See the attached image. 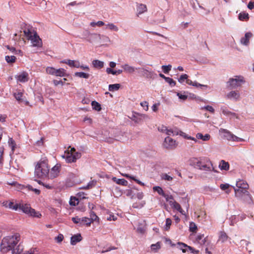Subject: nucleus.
I'll return each mask as SVG.
<instances>
[{
  "instance_id": "f257e3e1",
  "label": "nucleus",
  "mask_w": 254,
  "mask_h": 254,
  "mask_svg": "<svg viewBox=\"0 0 254 254\" xmlns=\"http://www.w3.org/2000/svg\"><path fill=\"white\" fill-rule=\"evenodd\" d=\"M48 161L46 158L40 160L35 167V176L38 178H47L49 173Z\"/></svg>"
},
{
  "instance_id": "f03ea898",
  "label": "nucleus",
  "mask_w": 254,
  "mask_h": 254,
  "mask_svg": "<svg viewBox=\"0 0 254 254\" xmlns=\"http://www.w3.org/2000/svg\"><path fill=\"white\" fill-rule=\"evenodd\" d=\"M23 32L24 36L28 40L31 41L33 47H41L42 46L41 39L32 28H25Z\"/></svg>"
},
{
  "instance_id": "7ed1b4c3",
  "label": "nucleus",
  "mask_w": 254,
  "mask_h": 254,
  "mask_svg": "<svg viewBox=\"0 0 254 254\" xmlns=\"http://www.w3.org/2000/svg\"><path fill=\"white\" fill-rule=\"evenodd\" d=\"M18 209L29 216L40 218L42 216L39 212L36 211L34 209L31 208L30 204L24 203L22 201L19 203Z\"/></svg>"
},
{
  "instance_id": "20e7f679",
  "label": "nucleus",
  "mask_w": 254,
  "mask_h": 254,
  "mask_svg": "<svg viewBox=\"0 0 254 254\" xmlns=\"http://www.w3.org/2000/svg\"><path fill=\"white\" fill-rule=\"evenodd\" d=\"M81 157V153L76 152L74 148H68L65 151L63 157L65 158L66 161L68 163L74 162L77 159Z\"/></svg>"
},
{
  "instance_id": "39448f33",
  "label": "nucleus",
  "mask_w": 254,
  "mask_h": 254,
  "mask_svg": "<svg viewBox=\"0 0 254 254\" xmlns=\"http://www.w3.org/2000/svg\"><path fill=\"white\" fill-rule=\"evenodd\" d=\"M246 81L242 76H235L234 78H230L227 82V87L230 89H236L241 86Z\"/></svg>"
},
{
  "instance_id": "423d86ee",
  "label": "nucleus",
  "mask_w": 254,
  "mask_h": 254,
  "mask_svg": "<svg viewBox=\"0 0 254 254\" xmlns=\"http://www.w3.org/2000/svg\"><path fill=\"white\" fill-rule=\"evenodd\" d=\"M219 132L223 137L228 141H235V142H241L245 141V139L240 137H239L228 130L224 128H220Z\"/></svg>"
},
{
  "instance_id": "0eeeda50",
  "label": "nucleus",
  "mask_w": 254,
  "mask_h": 254,
  "mask_svg": "<svg viewBox=\"0 0 254 254\" xmlns=\"http://www.w3.org/2000/svg\"><path fill=\"white\" fill-rule=\"evenodd\" d=\"M205 157H192L189 160V164L194 168L199 169Z\"/></svg>"
},
{
  "instance_id": "6e6552de",
  "label": "nucleus",
  "mask_w": 254,
  "mask_h": 254,
  "mask_svg": "<svg viewBox=\"0 0 254 254\" xmlns=\"http://www.w3.org/2000/svg\"><path fill=\"white\" fill-rule=\"evenodd\" d=\"M199 170L205 172L214 171L212 162L206 157L205 158L203 163L201 165Z\"/></svg>"
},
{
  "instance_id": "1a4fd4ad",
  "label": "nucleus",
  "mask_w": 254,
  "mask_h": 254,
  "mask_svg": "<svg viewBox=\"0 0 254 254\" xmlns=\"http://www.w3.org/2000/svg\"><path fill=\"white\" fill-rule=\"evenodd\" d=\"M236 186L238 189H244L245 190L244 192H246L248 197L249 198V203H251L252 201V196L247 190L249 189V185L247 183L243 180H240L236 183Z\"/></svg>"
},
{
  "instance_id": "9d476101",
  "label": "nucleus",
  "mask_w": 254,
  "mask_h": 254,
  "mask_svg": "<svg viewBox=\"0 0 254 254\" xmlns=\"http://www.w3.org/2000/svg\"><path fill=\"white\" fill-rule=\"evenodd\" d=\"M61 167V164H57L51 169V171L49 170V173L47 178L53 179L57 177L60 173Z\"/></svg>"
},
{
  "instance_id": "9b49d317",
  "label": "nucleus",
  "mask_w": 254,
  "mask_h": 254,
  "mask_svg": "<svg viewBox=\"0 0 254 254\" xmlns=\"http://www.w3.org/2000/svg\"><path fill=\"white\" fill-rule=\"evenodd\" d=\"M13 96L18 101V103H23L25 105H29V102L23 97V92L21 91L20 90H16V91L13 93Z\"/></svg>"
},
{
  "instance_id": "f8f14e48",
  "label": "nucleus",
  "mask_w": 254,
  "mask_h": 254,
  "mask_svg": "<svg viewBox=\"0 0 254 254\" xmlns=\"http://www.w3.org/2000/svg\"><path fill=\"white\" fill-rule=\"evenodd\" d=\"M226 96L227 98L235 101H238L240 99V94L238 90H232L228 93Z\"/></svg>"
},
{
  "instance_id": "ddd939ff",
  "label": "nucleus",
  "mask_w": 254,
  "mask_h": 254,
  "mask_svg": "<svg viewBox=\"0 0 254 254\" xmlns=\"http://www.w3.org/2000/svg\"><path fill=\"white\" fill-rule=\"evenodd\" d=\"M164 146L166 148H173L176 146V141L169 136L165 138Z\"/></svg>"
},
{
  "instance_id": "4468645a",
  "label": "nucleus",
  "mask_w": 254,
  "mask_h": 254,
  "mask_svg": "<svg viewBox=\"0 0 254 254\" xmlns=\"http://www.w3.org/2000/svg\"><path fill=\"white\" fill-rule=\"evenodd\" d=\"M61 62L62 63L65 64L71 67L79 68V66H80V64L78 61L64 60Z\"/></svg>"
},
{
  "instance_id": "2eb2a0df",
  "label": "nucleus",
  "mask_w": 254,
  "mask_h": 254,
  "mask_svg": "<svg viewBox=\"0 0 254 254\" xmlns=\"http://www.w3.org/2000/svg\"><path fill=\"white\" fill-rule=\"evenodd\" d=\"M17 81L20 82H26L29 79L28 73L26 72H22L15 76Z\"/></svg>"
},
{
  "instance_id": "dca6fc26",
  "label": "nucleus",
  "mask_w": 254,
  "mask_h": 254,
  "mask_svg": "<svg viewBox=\"0 0 254 254\" xmlns=\"http://www.w3.org/2000/svg\"><path fill=\"white\" fill-rule=\"evenodd\" d=\"M170 205L171 206L172 209L178 211L182 215L185 214V211L182 208L181 205L177 201H175L174 202H170Z\"/></svg>"
},
{
  "instance_id": "f3484780",
  "label": "nucleus",
  "mask_w": 254,
  "mask_h": 254,
  "mask_svg": "<svg viewBox=\"0 0 254 254\" xmlns=\"http://www.w3.org/2000/svg\"><path fill=\"white\" fill-rule=\"evenodd\" d=\"M82 239L80 234L78 233L72 236L70 238V244L72 246L75 245L77 243L80 242Z\"/></svg>"
},
{
  "instance_id": "a211bd4d",
  "label": "nucleus",
  "mask_w": 254,
  "mask_h": 254,
  "mask_svg": "<svg viewBox=\"0 0 254 254\" xmlns=\"http://www.w3.org/2000/svg\"><path fill=\"white\" fill-rule=\"evenodd\" d=\"M177 245L178 246L177 247L181 250L183 253L186 252L188 250L191 251L192 253H193V249L192 247L188 246L183 243L178 242Z\"/></svg>"
},
{
  "instance_id": "6ab92c4d",
  "label": "nucleus",
  "mask_w": 254,
  "mask_h": 254,
  "mask_svg": "<svg viewBox=\"0 0 254 254\" xmlns=\"http://www.w3.org/2000/svg\"><path fill=\"white\" fill-rule=\"evenodd\" d=\"M121 67L123 68L125 72L129 74L133 73L135 70L137 69L135 67L130 66L128 64H122Z\"/></svg>"
},
{
  "instance_id": "aec40b11",
  "label": "nucleus",
  "mask_w": 254,
  "mask_h": 254,
  "mask_svg": "<svg viewBox=\"0 0 254 254\" xmlns=\"http://www.w3.org/2000/svg\"><path fill=\"white\" fill-rule=\"evenodd\" d=\"M253 34L250 32H247L245 36L244 37H242L241 39V43L242 44L244 45L247 46L249 44V40L252 37Z\"/></svg>"
},
{
  "instance_id": "412c9836",
  "label": "nucleus",
  "mask_w": 254,
  "mask_h": 254,
  "mask_svg": "<svg viewBox=\"0 0 254 254\" xmlns=\"http://www.w3.org/2000/svg\"><path fill=\"white\" fill-rule=\"evenodd\" d=\"M232 188L234 189V190H235V196L237 197H241L243 196V195H244L245 196H247L249 198V199L248 200V202H249V201L250 200L249 198L248 197V195H247L246 192H244L245 190L244 189H238V188L236 189L234 187H232Z\"/></svg>"
},
{
  "instance_id": "4be33fe9",
  "label": "nucleus",
  "mask_w": 254,
  "mask_h": 254,
  "mask_svg": "<svg viewBox=\"0 0 254 254\" xmlns=\"http://www.w3.org/2000/svg\"><path fill=\"white\" fill-rule=\"evenodd\" d=\"M112 180L113 182L123 186H127L128 182L124 179H118L116 177H113Z\"/></svg>"
},
{
  "instance_id": "5701e85b",
  "label": "nucleus",
  "mask_w": 254,
  "mask_h": 254,
  "mask_svg": "<svg viewBox=\"0 0 254 254\" xmlns=\"http://www.w3.org/2000/svg\"><path fill=\"white\" fill-rule=\"evenodd\" d=\"M3 205L14 210H17L19 208V203L14 204L13 202L11 201H7L6 202L5 204H3Z\"/></svg>"
},
{
  "instance_id": "b1692460",
  "label": "nucleus",
  "mask_w": 254,
  "mask_h": 254,
  "mask_svg": "<svg viewBox=\"0 0 254 254\" xmlns=\"http://www.w3.org/2000/svg\"><path fill=\"white\" fill-rule=\"evenodd\" d=\"M210 135L209 134L203 135L201 133H197L196 134V138L197 139H201L203 141H208L210 139Z\"/></svg>"
},
{
  "instance_id": "393cba45",
  "label": "nucleus",
  "mask_w": 254,
  "mask_h": 254,
  "mask_svg": "<svg viewBox=\"0 0 254 254\" xmlns=\"http://www.w3.org/2000/svg\"><path fill=\"white\" fill-rule=\"evenodd\" d=\"M91 223H92V220L90 219L88 217H82L81 218V225L80 226H86L87 227L90 226Z\"/></svg>"
},
{
  "instance_id": "a878e982",
  "label": "nucleus",
  "mask_w": 254,
  "mask_h": 254,
  "mask_svg": "<svg viewBox=\"0 0 254 254\" xmlns=\"http://www.w3.org/2000/svg\"><path fill=\"white\" fill-rule=\"evenodd\" d=\"M244 219L243 217L240 216L233 215L230 218V225H234L240 219L242 220Z\"/></svg>"
},
{
  "instance_id": "bb28decb",
  "label": "nucleus",
  "mask_w": 254,
  "mask_h": 254,
  "mask_svg": "<svg viewBox=\"0 0 254 254\" xmlns=\"http://www.w3.org/2000/svg\"><path fill=\"white\" fill-rule=\"evenodd\" d=\"M219 167L221 170L227 171L229 169V164L228 162L222 160L219 163Z\"/></svg>"
},
{
  "instance_id": "cd10ccee",
  "label": "nucleus",
  "mask_w": 254,
  "mask_h": 254,
  "mask_svg": "<svg viewBox=\"0 0 254 254\" xmlns=\"http://www.w3.org/2000/svg\"><path fill=\"white\" fill-rule=\"evenodd\" d=\"M55 76L60 77H64L67 76L66 70L63 68L56 69Z\"/></svg>"
},
{
  "instance_id": "c85d7f7f",
  "label": "nucleus",
  "mask_w": 254,
  "mask_h": 254,
  "mask_svg": "<svg viewBox=\"0 0 254 254\" xmlns=\"http://www.w3.org/2000/svg\"><path fill=\"white\" fill-rule=\"evenodd\" d=\"M122 176H123L124 177H125L126 178H127V179H130L133 180L136 183H137L138 184H139L141 186H144V184L143 183L141 182L139 180L136 179L134 176H131L127 174H122Z\"/></svg>"
},
{
  "instance_id": "c756f323",
  "label": "nucleus",
  "mask_w": 254,
  "mask_h": 254,
  "mask_svg": "<svg viewBox=\"0 0 254 254\" xmlns=\"http://www.w3.org/2000/svg\"><path fill=\"white\" fill-rule=\"evenodd\" d=\"M92 64L95 68H101L104 66V63L103 62L95 60L92 61Z\"/></svg>"
},
{
  "instance_id": "7c9ffc66",
  "label": "nucleus",
  "mask_w": 254,
  "mask_h": 254,
  "mask_svg": "<svg viewBox=\"0 0 254 254\" xmlns=\"http://www.w3.org/2000/svg\"><path fill=\"white\" fill-rule=\"evenodd\" d=\"M74 75L76 77L85 79L89 78L90 76L89 73H85L84 72H76Z\"/></svg>"
},
{
  "instance_id": "2f4dec72",
  "label": "nucleus",
  "mask_w": 254,
  "mask_h": 254,
  "mask_svg": "<svg viewBox=\"0 0 254 254\" xmlns=\"http://www.w3.org/2000/svg\"><path fill=\"white\" fill-rule=\"evenodd\" d=\"M231 187V186L228 184H221L220 185V188L228 194L231 192V190L230 189Z\"/></svg>"
},
{
  "instance_id": "473e14b6",
  "label": "nucleus",
  "mask_w": 254,
  "mask_h": 254,
  "mask_svg": "<svg viewBox=\"0 0 254 254\" xmlns=\"http://www.w3.org/2000/svg\"><path fill=\"white\" fill-rule=\"evenodd\" d=\"M8 143L9 146L11 149L12 153H13L16 146L15 141L12 139V138H9L8 139Z\"/></svg>"
},
{
  "instance_id": "72a5a7b5",
  "label": "nucleus",
  "mask_w": 254,
  "mask_h": 254,
  "mask_svg": "<svg viewBox=\"0 0 254 254\" xmlns=\"http://www.w3.org/2000/svg\"><path fill=\"white\" fill-rule=\"evenodd\" d=\"M137 11L138 14H141L146 11L147 7L146 5L143 4H140L137 8Z\"/></svg>"
},
{
  "instance_id": "f704fd0d",
  "label": "nucleus",
  "mask_w": 254,
  "mask_h": 254,
  "mask_svg": "<svg viewBox=\"0 0 254 254\" xmlns=\"http://www.w3.org/2000/svg\"><path fill=\"white\" fill-rule=\"evenodd\" d=\"M228 237L224 232H220L219 237L218 241L224 243L228 240Z\"/></svg>"
},
{
  "instance_id": "c9c22d12",
  "label": "nucleus",
  "mask_w": 254,
  "mask_h": 254,
  "mask_svg": "<svg viewBox=\"0 0 254 254\" xmlns=\"http://www.w3.org/2000/svg\"><path fill=\"white\" fill-rule=\"evenodd\" d=\"M143 70L144 74L147 78H153L154 75H155V73L152 70H149L147 69H143Z\"/></svg>"
},
{
  "instance_id": "e433bc0d",
  "label": "nucleus",
  "mask_w": 254,
  "mask_h": 254,
  "mask_svg": "<svg viewBox=\"0 0 254 254\" xmlns=\"http://www.w3.org/2000/svg\"><path fill=\"white\" fill-rule=\"evenodd\" d=\"M106 29H108L111 31H114L115 32H117L119 30L118 27L115 25L114 24L110 23L106 25Z\"/></svg>"
},
{
  "instance_id": "4c0bfd02",
  "label": "nucleus",
  "mask_w": 254,
  "mask_h": 254,
  "mask_svg": "<svg viewBox=\"0 0 254 254\" xmlns=\"http://www.w3.org/2000/svg\"><path fill=\"white\" fill-rule=\"evenodd\" d=\"M249 18V14L247 12H241L239 14V19L241 21H247Z\"/></svg>"
},
{
  "instance_id": "58836bf2",
  "label": "nucleus",
  "mask_w": 254,
  "mask_h": 254,
  "mask_svg": "<svg viewBox=\"0 0 254 254\" xmlns=\"http://www.w3.org/2000/svg\"><path fill=\"white\" fill-rule=\"evenodd\" d=\"M96 182H97L96 181L92 180V181L89 182L87 185L83 187L82 189H85V190L90 189L95 186V185L96 184Z\"/></svg>"
},
{
  "instance_id": "ea45409f",
  "label": "nucleus",
  "mask_w": 254,
  "mask_h": 254,
  "mask_svg": "<svg viewBox=\"0 0 254 254\" xmlns=\"http://www.w3.org/2000/svg\"><path fill=\"white\" fill-rule=\"evenodd\" d=\"M221 111L224 115H226V116H230V115H235V113H232L231 112H230L228 110V109L225 106L222 107L221 108Z\"/></svg>"
},
{
  "instance_id": "a19ab883",
  "label": "nucleus",
  "mask_w": 254,
  "mask_h": 254,
  "mask_svg": "<svg viewBox=\"0 0 254 254\" xmlns=\"http://www.w3.org/2000/svg\"><path fill=\"white\" fill-rule=\"evenodd\" d=\"M172 220L169 218H166L165 221V225L164 226V230L165 231H169L170 229V227L172 225Z\"/></svg>"
},
{
  "instance_id": "79ce46f5",
  "label": "nucleus",
  "mask_w": 254,
  "mask_h": 254,
  "mask_svg": "<svg viewBox=\"0 0 254 254\" xmlns=\"http://www.w3.org/2000/svg\"><path fill=\"white\" fill-rule=\"evenodd\" d=\"M161 248V243L158 242L155 244L151 245V249L154 252H157Z\"/></svg>"
},
{
  "instance_id": "37998d69",
  "label": "nucleus",
  "mask_w": 254,
  "mask_h": 254,
  "mask_svg": "<svg viewBox=\"0 0 254 254\" xmlns=\"http://www.w3.org/2000/svg\"><path fill=\"white\" fill-rule=\"evenodd\" d=\"M16 57L14 56H6L5 57V61L8 64H12L15 63V62L16 61Z\"/></svg>"
},
{
  "instance_id": "c03bdc74",
  "label": "nucleus",
  "mask_w": 254,
  "mask_h": 254,
  "mask_svg": "<svg viewBox=\"0 0 254 254\" xmlns=\"http://www.w3.org/2000/svg\"><path fill=\"white\" fill-rule=\"evenodd\" d=\"M120 87V84H110L109 85V90L111 92L118 90Z\"/></svg>"
},
{
  "instance_id": "a18cd8bd",
  "label": "nucleus",
  "mask_w": 254,
  "mask_h": 254,
  "mask_svg": "<svg viewBox=\"0 0 254 254\" xmlns=\"http://www.w3.org/2000/svg\"><path fill=\"white\" fill-rule=\"evenodd\" d=\"M91 105L93 109H94L95 110L99 111L101 110L100 104L99 103L97 102L96 101H92L91 103Z\"/></svg>"
},
{
  "instance_id": "49530a36",
  "label": "nucleus",
  "mask_w": 254,
  "mask_h": 254,
  "mask_svg": "<svg viewBox=\"0 0 254 254\" xmlns=\"http://www.w3.org/2000/svg\"><path fill=\"white\" fill-rule=\"evenodd\" d=\"M56 69L53 67L48 66L46 68V73L52 75H55Z\"/></svg>"
},
{
  "instance_id": "de8ad7c7",
  "label": "nucleus",
  "mask_w": 254,
  "mask_h": 254,
  "mask_svg": "<svg viewBox=\"0 0 254 254\" xmlns=\"http://www.w3.org/2000/svg\"><path fill=\"white\" fill-rule=\"evenodd\" d=\"M104 25H105V23H104V22H103L102 21H98L97 22H91L90 23V25L91 27H95L96 26L101 27V26H103Z\"/></svg>"
},
{
  "instance_id": "09e8293b",
  "label": "nucleus",
  "mask_w": 254,
  "mask_h": 254,
  "mask_svg": "<svg viewBox=\"0 0 254 254\" xmlns=\"http://www.w3.org/2000/svg\"><path fill=\"white\" fill-rule=\"evenodd\" d=\"M153 190L154 191H156L159 195H163L164 194V191L159 186H155L153 188Z\"/></svg>"
},
{
  "instance_id": "8fccbe9b",
  "label": "nucleus",
  "mask_w": 254,
  "mask_h": 254,
  "mask_svg": "<svg viewBox=\"0 0 254 254\" xmlns=\"http://www.w3.org/2000/svg\"><path fill=\"white\" fill-rule=\"evenodd\" d=\"M203 234H198L196 238V240L201 245H203L205 243V240L203 239Z\"/></svg>"
},
{
  "instance_id": "3c124183",
  "label": "nucleus",
  "mask_w": 254,
  "mask_h": 254,
  "mask_svg": "<svg viewBox=\"0 0 254 254\" xmlns=\"http://www.w3.org/2000/svg\"><path fill=\"white\" fill-rule=\"evenodd\" d=\"M79 201L75 197L71 196L70 199L69 204L70 205L75 206L78 204Z\"/></svg>"
},
{
  "instance_id": "603ef678",
  "label": "nucleus",
  "mask_w": 254,
  "mask_h": 254,
  "mask_svg": "<svg viewBox=\"0 0 254 254\" xmlns=\"http://www.w3.org/2000/svg\"><path fill=\"white\" fill-rule=\"evenodd\" d=\"M201 110H205L211 113H214L215 110L211 106L207 105L201 108Z\"/></svg>"
},
{
  "instance_id": "864d4df0",
  "label": "nucleus",
  "mask_w": 254,
  "mask_h": 254,
  "mask_svg": "<svg viewBox=\"0 0 254 254\" xmlns=\"http://www.w3.org/2000/svg\"><path fill=\"white\" fill-rule=\"evenodd\" d=\"M90 218H89V219L92 220V222H93V221H95L97 220H99L98 217L96 215L95 212L93 211H91L90 212Z\"/></svg>"
},
{
  "instance_id": "5fc2aeb1",
  "label": "nucleus",
  "mask_w": 254,
  "mask_h": 254,
  "mask_svg": "<svg viewBox=\"0 0 254 254\" xmlns=\"http://www.w3.org/2000/svg\"><path fill=\"white\" fill-rule=\"evenodd\" d=\"M188 78V75L186 74H184L181 75L180 78L178 79V81L181 83H183L186 80L187 81V79Z\"/></svg>"
},
{
  "instance_id": "6e6d98bb",
  "label": "nucleus",
  "mask_w": 254,
  "mask_h": 254,
  "mask_svg": "<svg viewBox=\"0 0 254 254\" xmlns=\"http://www.w3.org/2000/svg\"><path fill=\"white\" fill-rule=\"evenodd\" d=\"M172 66L171 65H162V69L165 73H168L171 69Z\"/></svg>"
},
{
  "instance_id": "4d7b16f0",
  "label": "nucleus",
  "mask_w": 254,
  "mask_h": 254,
  "mask_svg": "<svg viewBox=\"0 0 254 254\" xmlns=\"http://www.w3.org/2000/svg\"><path fill=\"white\" fill-rule=\"evenodd\" d=\"M161 178L163 180L171 181L173 180V178L167 174H162L161 175Z\"/></svg>"
},
{
  "instance_id": "13d9d810",
  "label": "nucleus",
  "mask_w": 254,
  "mask_h": 254,
  "mask_svg": "<svg viewBox=\"0 0 254 254\" xmlns=\"http://www.w3.org/2000/svg\"><path fill=\"white\" fill-rule=\"evenodd\" d=\"M165 81L168 82L171 86H174L176 85V81L172 78L167 77L165 78Z\"/></svg>"
},
{
  "instance_id": "bf43d9fd",
  "label": "nucleus",
  "mask_w": 254,
  "mask_h": 254,
  "mask_svg": "<svg viewBox=\"0 0 254 254\" xmlns=\"http://www.w3.org/2000/svg\"><path fill=\"white\" fill-rule=\"evenodd\" d=\"M197 230V226L195 224L192 222L190 224V231L192 232H195Z\"/></svg>"
},
{
  "instance_id": "052dcab7",
  "label": "nucleus",
  "mask_w": 254,
  "mask_h": 254,
  "mask_svg": "<svg viewBox=\"0 0 254 254\" xmlns=\"http://www.w3.org/2000/svg\"><path fill=\"white\" fill-rule=\"evenodd\" d=\"M72 221L74 224H78L80 226L81 225V218L78 216L72 217L71 218Z\"/></svg>"
},
{
  "instance_id": "680f3d73",
  "label": "nucleus",
  "mask_w": 254,
  "mask_h": 254,
  "mask_svg": "<svg viewBox=\"0 0 254 254\" xmlns=\"http://www.w3.org/2000/svg\"><path fill=\"white\" fill-rule=\"evenodd\" d=\"M4 148L3 146L0 147V164L2 163L3 161V153H4Z\"/></svg>"
},
{
  "instance_id": "e2e57ef3",
  "label": "nucleus",
  "mask_w": 254,
  "mask_h": 254,
  "mask_svg": "<svg viewBox=\"0 0 254 254\" xmlns=\"http://www.w3.org/2000/svg\"><path fill=\"white\" fill-rule=\"evenodd\" d=\"M181 135L182 136H184V137L186 138H187L188 139H190V140H193V141H194L195 142H197V138H194V137H191L190 136H188L186 133H183V132H182Z\"/></svg>"
},
{
  "instance_id": "0e129e2a",
  "label": "nucleus",
  "mask_w": 254,
  "mask_h": 254,
  "mask_svg": "<svg viewBox=\"0 0 254 254\" xmlns=\"http://www.w3.org/2000/svg\"><path fill=\"white\" fill-rule=\"evenodd\" d=\"M181 135L182 136H184V137L186 138H187L188 139H190V140H193V141H194L195 142H197V138H194V137H191L190 136H188L186 133H183V132H182Z\"/></svg>"
},
{
  "instance_id": "69168bd1",
  "label": "nucleus",
  "mask_w": 254,
  "mask_h": 254,
  "mask_svg": "<svg viewBox=\"0 0 254 254\" xmlns=\"http://www.w3.org/2000/svg\"><path fill=\"white\" fill-rule=\"evenodd\" d=\"M64 238V237L63 235L59 234L58 236L55 238V240L57 243H60L63 241Z\"/></svg>"
},
{
  "instance_id": "338daca9",
  "label": "nucleus",
  "mask_w": 254,
  "mask_h": 254,
  "mask_svg": "<svg viewBox=\"0 0 254 254\" xmlns=\"http://www.w3.org/2000/svg\"><path fill=\"white\" fill-rule=\"evenodd\" d=\"M144 204H145L144 202H141L139 204H137L136 203H134L133 204L132 207L133 208H141V207H142L143 206Z\"/></svg>"
},
{
  "instance_id": "774afa93",
  "label": "nucleus",
  "mask_w": 254,
  "mask_h": 254,
  "mask_svg": "<svg viewBox=\"0 0 254 254\" xmlns=\"http://www.w3.org/2000/svg\"><path fill=\"white\" fill-rule=\"evenodd\" d=\"M140 105L142 106L143 109L146 111H148V103L146 101L142 102L140 103Z\"/></svg>"
}]
</instances>
